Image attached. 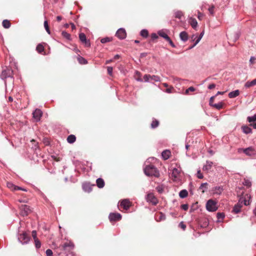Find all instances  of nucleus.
<instances>
[{"label": "nucleus", "instance_id": "f257e3e1", "mask_svg": "<svg viewBox=\"0 0 256 256\" xmlns=\"http://www.w3.org/2000/svg\"><path fill=\"white\" fill-rule=\"evenodd\" d=\"M144 172L146 175L150 176L159 177L160 172L154 166L150 164L144 168Z\"/></svg>", "mask_w": 256, "mask_h": 256}, {"label": "nucleus", "instance_id": "f03ea898", "mask_svg": "<svg viewBox=\"0 0 256 256\" xmlns=\"http://www.w3.org/2000/svg\"><path fill=\"white\" fill-rule=\"evenodd\" d=\"M238 152L239 154L244 152L246 156H252L256 155V149L252 146L246 148H239L238 149Z\"/></svg>", "mask_w": 256, "mask_h": 256}, {"label": "nucleus", "instance_id": "7ed1b4c3", "mask_svg": "<svg viewBox=\"0 0 256 256\" xmlns=\"http://www.w3.org/2000/svg\"><path fill=\"white\" fill-rule=\"evenodd\" d=\"M206 208L209 212L216 211L218 209L216 202L212 200H209L206 204Z\"/></svg>", "mask_w": 256, "mask_h": 256}, {"label": "nucleus", "instance_id": "20e7f679", "mask_svg": "<svg viewBox=\"0 0 256 256\" xmlns=\"http://www.w3.org/2000/svg\"><path fill=\"white\" fill-rule=\"evenodd\" d=\"M144 80L145 82H150V80L154 82H160V76L156 75L145 74L144 76Z\"/></svg>", "mask_w": 256, "mask_h": 256}, {"label": "nucleus", "instance_id": "39448f33", "mask_svg": "<svg viewBox=\"0 0 256 256\" xmlns=\"http://www.w3.org/2000/svg\"><path fill=\"white\" fill-rule=\"evenodd\" d=\"M146 199L148 202H151L154 205H156L158 202L157 198L152 193L148 194Z\"/></svg>", "mask_w": 256, "mask_h": 256}, {"label": "nucleus", "instance_id": "423d86ee", "mask_svg": "<svg viewBox=\"0 0 256 256\" xmlns=\"http://www.w3.org/2000/svg\"><path fill=\"white\" fill-rule=\"evenodd\" d=\"M18 240L22 244H26L30 240V237L26 233H22L18 236Z\"/></svg>", "mask_w": 256, "mask_h": 256}, {"label": "nucleus", "instance_id": "0eeeda50", "mask_svg": "<svg viewBox=\"0 0 256 256\" xmlns=\"http://www.w3.org/2000/svg\"><path fill=\"white\" fill-rule=\"evenodd\" d=\"M108 218L110 222H116L122 219V216L119 213H110L109 214Z\"/></svg>", "mask_w": 256, "mask_h": 256}, {"label": "nucleus", "instance_id": "6e6552de", "mask_svg": "<svg viewBox=\"0 0 256 256\" xmlns=\"http://www.w3.org/2000/svg\"><path fill=\"white\" fill-rule=\"evenodd\" d=\"M20 214L22 216H26L30 212V207L27 205H22L20 206Z\"/></svg>", "mask_w": 256, "mask_h": 256}, {"label": "nucleus", "instance_id": "1a4fd4ad", "mask_svg": "<svg viewBox=\"0 0 256 256\" xmlns=\"http://www.w3.org/2000/svg\"><path fill=\"white\" fill-rule=\"evenodd\" d=\"M42 112L40 109L36 108L32 113L33 118L36 122L40 120Z\"/></svg>", "mask_w": 256, "mask_h": 256}, {"label": "nucleus", "instance_id": "9d476101", "mask_svg": "<svg viewBox=\"0 0 256 256\" xmlns=\"http://www.w3.org/2000/svg\"><path fill=\"white\" fill-rule=\"evenodd\" d=\"M251 196L249 194H246L244 196L240 198L239 202L241 203L244 202L245 206H248L250 204L249 200L250 199Z\"/></svg>", "mask_w": 256, "mask_h": 256}, {"label": "nucleus", "instance_id": "9b49d317", "mask_svg": "<svg viewBox=\"0 0 256 256\" xmlns=\"http://www.w3.org/2000/svg\"><path fill=\"white\" fill-rule=\"evenodd\" d=\"M79 38L80 40L85 44L86 46L90 47V41L86 39V36L84 33H80L79 34Z\"/></svg>", "mask_w": 256, "mask_h": 256}, {"label": "nucleus", "instance_id": "f8f14e48", "mask_svg": "<svg viewBox=\"0 0 256 256\" xmlns=\"http://www.w3.org/2000/svg\"><path fill=\"white\" fill-rule=\"evenodd\" d=\"M116 36L121 40L125 38L126 36L125 30L123 28H119L116 32Z\"/></svg>", "mask_w": 256, "mask_h": 256}, {"label": "nucleus", "instance_id": "ddd939ff", "mask_svg": "<svg viewBox=\"0 0 256 256\" xmlns=\"http://www.w3.org/2000/svg\"><path fill=\"white\" fill-rule=\"evenodd\" d=\"M180 175V170L176 168L172 169V176L173 178V180L176 181L179 180Z\"/></svg>", "mask_w": 256, "mask_h": 256}, {"label": "nucleus", "instance_id": "4468645a", "mask_svg": "<svg viewBox=\"0 0 256 256\" xmlns=\"http://www.w3.org/2000/svg\"><path fill=\"white\" fill-rule=\"evenodd\" d=\"M12 73V70L10 68H6L2 70L0 76L2 79L4 80L10 77Z\"/></svg>", "mask_w": 256, "mask_h": 256}, {"label": "nucleus", "instance_id": "2eb2a0df", "mask_svg": "<svg viewBox=\"0 0 256 256\" xmlns=\"http://www.w3.org/2000/svg\"><path fill=\"white\" fill-rule=\"evenodd\" d=\"M120 206L124 210H128L130 206V202L128 200L125 199L120 202Z\"/></svg>", "mask_w": 256, "mask_h": 256}, {"label": "nucleus", "instance_id": "dca6fc26", "mask_svg": "<svg viewBox=\"0 0 256 256\" xmlns=\"http://www.w3.org/2000/svg\"><path fill=\"white\" fill-rule=\"evenodd\" d=\"M224 190V188L222 186H217L214 187L212 191L214 194H220Z\"/></svg>", "mask_w": 256, "mask_h": 256}, {"label": "nucleus", "instance_id": "f3484780", "mask_svg": "<svg viewBox=\"0 0 256 256\" xmlns=\"http://www.w3.org/2000/svg\"><path fill=\"white\" fill-rule=\"evenodd\" d=\"M212 164L213 162H212L206 161V164L203 166V170L208 171L211 169Z\"/></svg>", "mask_w": 256, "mask_h": 256}, {"label": "nucleus", "instance_id": "a211bd4d", "mask_svg": "<svg viewBox=\"0 0 256 256\" xmlns=\"http://www.w3.org/2000/svg\"><path fill=\"white\" fill-rule=\"evenodd\" d=\"M82 188L86 192H90L92 191V186L88 183H84L82 184Z\"/></svg>", "mask_w": 256, "mask_h": 256}, {"label": "nucleus", "instance_id": "6ab92c4d", "mask_svg": "<svg viewBox=\"0 0 256 256\" xmlns=\"http://www.w3.org/2000/svg\"><path fill=\"white\" fill-rule=\"evenodd\" d=\"M170 155V152L168 150H165L162 153V156L164 160H168Z\"/></svg>", "mask_w": 256, "mask_h": 256}, {"label": "nucleus", "instance_id": "aec40b11", "mask_svg": "<svg viewBox=\"0 0 256 256\" xmlns=\"http://www.w3.org/2000/svg\"><path fill=\"white\" fill-rule=\"evenodd\" d=\"M180 37L183 42H186L188 39V35L186 32H181L180 34Z\"/></svg>", "mask_w": 256, "mask_h": 256}, {"label": "nucleus", "instance_id": "412c9836", "mask_svg": "<svg viewBox=\"0 0 256 256\" xmlns=\"http://www.w3.org/2000/svg\"><path fill=\"white\" fill-rule=\"evenodd\" d=\"M96 182L97 186L100 188H104V182L103 179L101 178H98L96 180Z\"/></svg>", "mask_w": 256, "mask_h": 256}, {"label": "nucleus", "instance_id": "4be33fe9", "mask_svg": "<svg viewBox=\"0 0 256 256\" xmlns=\"http://www.w3.org/2000/svg\"><path fill=\"white\" fill-rule=\"evenodd\" d=\"M240 94L239 90H235L230 92L228 94V96L230 98H234L238 96Z\"/></svg>", "mask_w": 256, "mask_h": 256}, {"label": "nucleus", "instance_id": "5701e85b", "mask_svg": "<svg viewBox=\"0 0 256 256\" xmlns=\"http://www.w3.org/2000/svg\"><path fill=\"white\" fill-rule=\"evenodd\" d=\"M256 85V78L252 81H248L245 83L244 86L246 88H249L251 86Z\"/></svg>", "mask_w": 256, "mask_h": 256}, {"label": "nucleus", "instance_id": "b1692460", "mask_svg": "<svg viewBox=\"0 0 256 256\" xmlns=\"http://www.w3.org/2000/svg\"><path fill=\"white\" fill-rule=\"evenodd\" d=\"M189 22L192 28L194 29L196 28L198 26V22L195 18H190Z\"/></svg>", "mask_w": 256, "mask_h": 256}, {"label": "nucleus", "instance_id": "393cba45", "mask_svg": "<svg viewBox=\"0 0 256 256\" xmlns=\"http://www.w3.org/2000/svg\"><path fill=\"white\" fill-rule=\"evenodd\" d=\"M242 132L246 134H250L252 133V128L248 127V126H242Z\"/></svg>", "mask_w": 256, "mask_h": 256}, {"label": "nucleus", "instance_id": "a878e982", "mask_svg": "<svg viewBox=\"0 0 256 256\" xmlns=\"http://www.w3.org/2000/svg\"><path fill=\"white\" fill-rule=\"evenodd\" d=\"M76 140V137L73 134H70L68 136L67 141L70 144L74 143Z\"/></svg>", "mask_w": 256, "mask_h": 256}, {"label": "nucleus", "instance_id": "bb28decb", "mask_svg": "<svg viewBox=\"0 0 256 256\" xmlns=\"http://www.w3.org/2000/svg\"><path fill=\"white\" fill-rule=\"evenodd\" d=\"M158 34H159V36H161V37L163 38H164L166 41L168 40H169V38H170L168 36V34L165 32H164V31H162V30L159 31L158 32Z\"/></svg>", "mask_w": 256, "mask_h": 256}, {"label": "nucleus", "instance_id": "cd10ccee", "mask_svg": "<svg viewBox=\"0 0 256 256\" xmlns=\"http://www.w3.org/2000/svg\"><path fill=\"white\" fill-rule=\"evenodd\" d=\"M188 192L187 190H182L181 191H180L179 193L180 197L182 198H186L188 196Z\"/></svg>", "mask_w": 256, "mask_h": 256}, {"label": "nucleus", "instance_id": "c85d7f7f", "mask_svg": "<svg viewBox=\"0 0 256 256\" xmlns=\"http://www.w3.org/2000/svg\"><path fill=\"white\" fill-rule=\"evenodd\" d=\"M2 25L5 28H8L10 26V23L8 20H4L2 21Z\"/></svg>", "mask_w": 256, "mask_h": 256}, {"label": "nucleus", "instance_id": "c756f323", "mask_svg": "<svg viewBox=\"0 0 256 256\" xmlns=\"http://www.w3.org/2000/svg\"><path fill=\"white\" fill-rule=\"evenodd\" d=\"M62 35L64 38H66V40H71L70 34L66 32V31H62Z\"/></svg>", "mask_w": 256, "mask_h": 256}, {"label": "nucleus", "instance_id": "7c9ffc66", "mask_svg": "<svg viewBox=\"0 0 256 256\" xmlns=\"http://www.w3.org/2000/svg\"><path fill=\"white\" fill-rule=\"evenodd\" d=\"M242 206L240 204H236L233 208V211L236 213L238 214L240 211Z\"/></svg>", "mask_w": 256, "mask_h": 256}, {"label": "nucleus", "instance_id": "2f4dec72", "mask_svg": "<svg viewBox=\"0 0 256 256\" xmlns=\"http://www.w3.org/2000/svg\"><path fill=\"white\" fill-rule=\"evenodd\" d=\"M158 124L159 122L156 119H154L151 123L150 126L152 128H155L158 126Z\"/></svg>", "mask_w": 256, "mask_h": 256}, {"label": "nucleus", "instance_id": "473e14b6", "mask_svg": "<svg viewBox=\"0 0 256 256\" xmlns=\"http://www.w3.org/2000/svg\"><path fill=\"white\" fill-rule=\"evenodd\" d=\"M78 60L80 64H84L88 63L87 60L84 58L80 56H78Z\"/></svg>", "mask_w": 256, "mask_h": 256}, {"label": "nucleus", "instance_id": "72a5a7b5", "mask_svg": "<svg viewBox=\"0 0 256 256\" xmlns=\"http://www.w3.org/2000/svg\"><path fill=\"white\" fill-rule=\"evenodd\" d=\"M224 103L222 102H220L218 104H214L212 105V107L215 108L217 110H220L223 108Z\"/></svg>", "mask_w": 256, "mask_h": 256}, {"label": "nucleus", "instance_id": "f704fd0d", "mask_svg": "<svg viewBox=\"0 0 256 256\" xmlns=\"http://www.w3.org/2000/svg\"><path fill=\"white\" fill-rule=\"evenodd\" d=\"M242 184L244 186L248 188L250 187L252 185V183L250 180L248 178H244Z\"/></svg>", "mask_w": 256, "mask_h": 256}, {"label": "nucleus", "instance_id": "c9c22d12", "mask_svg": "<svg viewBox=\"0 0 256 256\" xmlns=\"http://www.w3.org/2000/svg\"><path fill=\"white\" fill-rule=\"evenodd\" d=\"M183 16V13L182 11L177 10L174 12V16L176 18L180 19Z\"/></svg>", "mask_w": 256, "mask_h": 256}, {"label": "nucleus", "instance_id": "e433bc0d", "mask_svg": "<svg viewBox=\"0 0 256 256\" xmlns=\"http://www.w3.org/2000/svg\"><path fill=\"white\" fill-rule=\"evenodd\" d=\"M208 184L207 182L202 183L201 184L200 187V189L202 190V192L204 193L205 192L206 190L207 189Z\"/></svg>", "mask_w": 256, "mask_h": 256}, {"label": "nucleus", "instance_id": "4c0bfd02", "mask_svg": "<svg viewBox=\"0 0 256 256\" xmlns=\"http://www.w3.org/2000/svg\"><path fill=\"white\" fill-rule=\"evenodd\" d=\"M36 50L39 52L41 53L44 50V46L41 44H38L36 46Z\"/></svg>", "mask_w": 256, "mask_h": 256}, {"label": "nucleus", "instance_id": "58836bf2", "mask_svg": "<svg viewBox=\"0 0 256 256\" xmlns=\"http://www.w3.org/2000/svg\"><path fill=\"white\" fill-rule=\"evenodd\" d=\"M148 32L146 30H142L140 32V36L144 38L148 37Z\"/></svg>", "mask_w": 256, "mask_h": 256}, {"label": "nucleus", "instance_id": "ea45409f", "mask_svg": "<svg viewBox=\"0 0 256 256\" xmlns=\"http://www.w3.org/2000/svg\"><path fill=\"white\" fill-rule=\"evenodd\" d=\"M247 119L249 122H256V114L252 116H248Z\"/></svg>", "mask_w": 256, "mask_h": 256}, {"label": "nucleus", "instance_id": "a19ab883", "mask_svg": "<svg viewBox=\"0 0 256 256\" xmlns=\"http://www.w3.org/2000/svg\"><path fill=\"white\" fill-rule=\"evenodd\" d=\"M204 30H203L202 32H201L199 36L197 38L195 42V44H197L200 42V40L202 39V36H204Z\"/></svg>", "mask_w": 256, "mask_h": 256}, {"label": "nucleus", "instance_id": "79ce46f5", "mask_svg": "<svg viewBox=\"0 0 256 256\" xmlns=\"http://www.w3.org/2000/svg\"><path fill=\"white\" fill-rule=\"evenodd\" d=\"M44 28H45L46 31L47 32L48 34H50V30L49 29L48 23L46 20H45L44 22Z\"/></svg>", "mask_w": 256, "mask_h": 256}, {"label": "nucleus", "instance_id": "37998d69", "mask_svg": "<svg viewBox=\"0 0 256 256\" xmlns=\"http://www.w3.org/2000/svg\"><path fill=\"white\" fill-rule=\"evenodd\" d=\"M34 242L36 247L37 248H39L41 246V243L40 241L38 239H36L34 240Z\"/></svg>", "mask_w": 256, "mask_h": 256}, {"label": "nucleus", "instance_id": "c03bdc74", "mask_svg": "<svg viewBox=\"0 0 256 256\" xmlns=\"http://www.w3.org/2000/svg\"><path fill=\"white\" fill-rule=\"evenodd\" d=\"M195 90H196L195 88H194L193 86H190L186 90L185 92V94H188L189 91L194 92Z\"/></svg>", "mask_w": 256, "mask_h": 256}, {"label": "nucleus", "instance_id": "a18cd8bd", "mask_svg": "<svg viewBox=\"0 0 256 256\" xmlns=\"http://www.w3.org/2000/svg\"><path fill=\"white\" fill-rule=\"evenodd\" d=\"M110 40V38L106 37V38H102L100 40V42L104 44V43L108 42Z\"/></svg>", "mask_w": 256, "mask_h": 256}, {"label": "nucleus", "instance_id": "49530a36", "mask_svg": "<svg viewBox=\"0 0 256 256\" xmlns=\"http://www.w3.org/2000/svg\"><path fill=\"white\" fill-rule=\"evenodd\" d=\"M165 218H166L165 216L163 214L160 212V217L158 218V219L157 220V221H160V220H164Z\"/></svg>", "mask_w": 256, "mask_h": 256}, {"label": "nucleus", "instance_id": "de8ad7c7", "mask_svg": "<svg viewBox=\"0 0 256 256\" xmlns=\"http://www.w3.org/2000/svg\"><path fill=\"white\" fill-rule=\"evenodd\" d=\"M156 190L159 193H162L164 191L163 186H158L156 188Z\"/></svg>", "mask_w": 256, "mask_h": 256}, {"label": "nucleus", "instance_id": "09e8293b", "mask_svg": "<svg viewBox=\"0 0 256 256\" xmlns=\"http://www.w3.org/2000/svg\"><path fill=\"white\" fill-rule=\"evenodd\" d=\"M46 256H53V252L52 250L50 249H48L46 250Z\"/></svg>", "mask_w": 256, "mask_h": 256}, {"label": "nucleus", "instance_id": "8fccbe9b", "mask_svg": "<svg viewBox=\"0 0 256 256\" xmlns=\"http://www.w3.org/2000/svg\"><path fill=\"white\" fill-rule=\"evenodd\" d=\"M214 6H212L210 7L208 9V10L209 12L210 13V14L213 15L214 14Z\"/></svg>", "mask_w": 256, "mask_h": 256}, {"label": "nucleus", "instance_id": "3c124183", "mask_svg": "<svg viewBox=\"0 0 256 256\" xmlns=\"http://www.w3.org/2000/svg\"><path fill=\"white\" fill-rule=\"evenodd\" d=\"M197 177L200 179H202L204 177L200 170H198L197 172Z\"/></svg>", "mask_w": 256, "mask_h": 256}, {"label": "nucleus", "instance_id": "603ef678", "mask_svg": "<svg viewBox=\"0 0 256 256\" xmlns=\"http://www.w3.org/2000/svg\"><path fill=\"white\" fill-rule=\"evenodd\" d=\"M181 208L184 210H187L188 208V206L187 204H183L181 206Z\"/></svg>", "mask_w": 256, "mask_h": 256}, {"label": "nucleus", "instance_id": "864d4df0", "mask_svg": "<svg viewBox=\"0 0 256 256\" xmlns=\"http://www.w3.org/2000/svg\"><path fill=\"white\" fill-rule=\"evenodd\" d=\"M240 35L238 33H236L234 34L233 40L234 42H236L239 38Z\"/></svg>", "mask_w": 256, "mask_h": 256}, {"label": "nucleus", "instance_id": "5fc2aeb1", "mask_svg": "<svg viewBox=\"0 0 256 256\" xmlns=\"http://www.w3.org/2000/svg\"><path fill=\"white\" fill-rule=\"evenodd\" d=\"M217 217L218 219H220V218L222 219L224 218V215L223 213L218 212L217 214Z\"/></svg>", "mask_w": 256, "mask_h": 256}, {"label": "nucleus", "instance_id": "6e6d98bb", "mask_svg": "<svg viewBox=\"0 0 256 256\" xmlns=\"http://www.w3.org/2000/svg\"><path fill=\"white\" fill-rule=\"evenodd\" d=\"M108 74H110V75H112V70H113V68L111 66H108Z\"/></svg>", "mask_w": 256, "mask_h": 256}, {"label": "nucleus", "instance_id": "4d7b16f0", "mask_svg": "<svg viewBox=\"0 0 256 256\" xmlns=\"http://www.w3.org/2000/svg\"><path fill=\"white\" fill-rule=\"evenodd\" d=\"M216 97V96H212L210 99V105L212 106V105H214V104H213V102H214V98Z\"/></svg>", "mask_w": 256, "mask_h": 256}, {"label": "nucleus", "instance_id": "13d9d810", "mask_svg": "<svg viewBox=\"0 0 256 256\" xmlns=\"http://www.w3.org/2000/svg\"><path fill=\"white\" fill-rule=\"evenodd\" d=\"M14 190H22L24 191H26V190L24 188H22L18 186H14Z\"/></svg>", "mask_w": 256, "mask_h": 256}, {"label": "nucleus", "instance_id": "bf43d9fd", "mask_svg": "<svg viewBox=\"0 0 256 256\" xmlns=\"http://www.w3.org/2000/svg\"><path fill=\"white\" fill-rule=\"evenodd\" d=\"M179 226L184 230L186 228V226L183 223V222H180L179 224Z\"/></svg>", "mask_w": 256, "mask_h": 256}, {"label": "nucleus", "instance_id": "052dcab7", "mask_svg": "<svg viewBox=\"0 0 256 256\" xmlns=\"http://www.w3.org/2000/svg\"><path fill=\"white\" fill-rule=\"evenodd\" d=\"M32 237L34 238V240L38 239L36 238V230H33L32 232Z\"/></svg>", "mask_w": 256, "mask_h": 256}, {"label": "nucleus", "instance_id": "680f3d73", "mask_svg": "<svg viewBox=\"0 0 256 256\" xmlns=\"http://www.w3.org/2000/svg\"><path fill=\"white\" fill-rule=\"evenodd\" d=\"M167 42H168V43L170 44V46L172 47V48H175L176 47V46L174 45V44L173 43V42H172V40H170V38L169 40H168Z\"/></svg>", "mask_w": 256, "mask_h": 256}, {"label": "nucleus", "instance_id": "e2e57ef3", "mask_svg": "<svg viewBox=\"0 0 256 256\" xmlns=\"http://www.w3.org/2000/svg\"><path fill=\"white\" fill-rule=\"evenodd\" d=\"M151 38L152 40H156V39L158 38V36H157V34H156L153 33L151 35Z\"/></svg>", "mask_w": 256, "mask_h": 256}, {"label": "nucleus", "instance_id": "0e129e2a", "mask_svg": "<svg viewBox=\"0 0 256 256\" xmlns=\"http://www.w3.org/2000/svg\"><path fill=\"white\" fill-rule=\"evenodd\" d=\"M256 58L254 56H251L250 60V62L253 64L255 62Z\"/></svg>", "mask_w": 256, "mask_h": 256}, {"label": "nucleus", "instance_id": "69168bd1", "mask_svg": "<svg viewBox=\"0 0 256 256\" xmlns=\"http://www.w3.org/2000/svg\"><path fill=\"white\" fill-rule=\"evenodd\" d=\"M216 87V84H210L208 86V88L209 89H212Z\"/></svg>", "mask_w": 256, "mask_h": 256}, {"label": "nucleus", "instance_id": "338daca9", "mask_svg": "<svg viewBox=\"0 0 256 256\" xmlns=\"http://www.w3.org/2000/svg\"><path fill=\"white\" fill-rule=\"evenodd\" d=\"M173 89V88L172 87H171L170 88H167L166 90V92H167V93H168V94H170L172 92V90Z\"/></svg>", "mask_w": 256, "mask_h": 256}, {"label": "nucleus", "instance_id": "774afa93", "mask_svg": "<svg viewBox=\"0 0 256 256\" xmlns=\"http://www.w3.org/2000/svg\"><path fill=\"white\" fill-rule=\"evenodd\" d=\"M250 126H252L254 129H256V123L251 124Z\"/></svg>", "mask_w": 256, "mask_h": 256}]
</instances>
